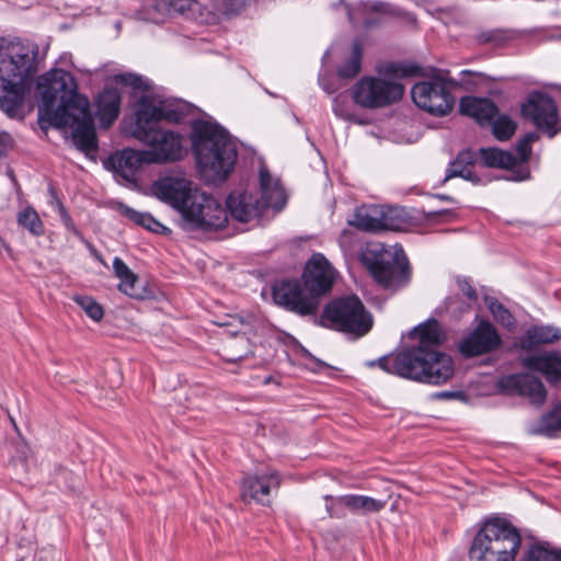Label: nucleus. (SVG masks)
<instances>
[{
    "label": "nucleus",
    "instance_id": "1",
    "mask_svg": "<svg viewBox=\"0 0 561 561\" xmlns=\"http://www.w3.org/2000/svg\"><path fill=\"white\" fill-rule=\"evenodd\" d=\"M43 105L39 113L49 115L56 127L72 128L76 147L89 154L98 150V138L87 96L78 93L73 76L62 69H53L39 80Z\"/></svg>",
    "mask_w": 561,
    "mask_h": 561
},
{
    "label": "nucleus",
    "instance_id": "2",
    "mask_svg": "<svg viewBox=\"0 0 561 561\" xmlns=\"http://www.w3.org/2000/svg\"><path fill=\"white\" fill-rule=\"evenodd\" d=\"M37 51L22 37H0V110L14 117L22 108L25 83L35 72Z\"/></svg>",
    "mask_w": 561,
    "mask_h": 561
},
{
    "label": "nucleus",
    "instance_id": "3",
    "mask_svg": "<svg viewBox=\"0 0 561 561\" xmlns=\"http://www.w3.org/2000/svg\"><path fill=\"white\" fill-rule=\"evenodd\" d=\"M192 129V150L199 175L207 183L225 181L237 160V148L229 134L206 121L195 122Z\"/></svg>",
    "mask_w": 561,
    "mask_h": 561
},
{
    "label": "nucleus",
    "instance_id": "4",
    "mask_svg": "<svg viewBox=\"0 0 561 561\" xmlns=\"http://www.w3.org/2000/svg\"><path fill=\"white\" fill-rule=\"evenodd\" d=\"M376 71L378 76H364L351 88V98L360 108L380 110L400 102L405 91L400 80L421 75L417 65L407 62H386Z\"/></svg>",
    "mask_w": 561,
    "mask_h": 561
},
{
    "label": "nucleus",
    "instance_id": "5",
    "mask_svg": "<svg viewBox=\"0 0 561 561\" xmlns=\"http://www.w3.org/2000/svg\"><path fill=\"white\" fill-rule=\"evenodd\" d=\"M368 366H379L388 374L432 385L445 383L454 375V363L449 355L424 353L422 350H403L371 360Z\"/></svg>",
    "mask_w": 561,
    "mask_h": 561
},
{
    "label": "nucleus",
    "instance_id": "6",
    "mask_svg": "<svg viewBox=\"0 0 561 561\" xmlns=\"http://www.w3.org/2000/svg\"><path fill=\"white\" fill-rule=\"evenodd\" d=\"M520 543V534L510 522L490 518L471 542L469 561H514Z\"/></svg>",
    "mask_w": 561,
    "mask_h": 561
},
{
    "label": "nucleus",
    "instance_id": "7",
    "mask_svg": "<svg viewBox=\"0 0 561 561\" xmlns=\"http://www.w3.org/2000/svg\"><path fill=\"white\" fill-rule=\"evenodd\" d=\"M360 261L375 280L387 289L402 288L411 279V268L402 249L369 243L362 252Z\"/></svg>",
    "mask_w": 561,
    "mask_h": 561
},
{
    "label": "nucleus",
    "instance_id": "8",
    "mask_svg": "<svg viewBox=\"0 0 561 561\" xmlns=\"http://www.w3.org/2000/svg\"><path fill=\"white\" fill-rule=\"evenodd\" d=\"M320 322L327 328L356 337L364 336L373 327L371 314L356 296L342 297L329 302L323 309Z\"/></svg>",
    "mask_w": 561,
    "mask_h": 561
},
{
    "label": "nucleus",
    "instance_id": "9",
    "mask_svg": "<svg viewBox=\"0 0 561 561\" xmlns=\"http://www.w3.org/2000/svg\"><path fill=\"white\" fill-rule=\"evenodd\" d=\"M130 134L149 148V162H175L186 154L184 137L175 131L158 128L154 124H139L135 119Z\"/></svg>",
    "mask_w": 561,
    "mask_h": 561
},
{
    "label": "nucleus",
    "instance_id": "10",
    "mask_svg": "<svg viewBox=\"0 0 561 561\" xmlns=\"http://www.w3.org/2000/svg\"><path fill=\"white\" fill-rule=\"evenodd\" d=\"M183 226L191 230L222 229L228 222L227 209L213 196L197 190L181 213Z\"/></svg>",
    "mask_w": 561,
    "mask_h": 561
},
{
    "label": "nucleus",
    "instance_id": "11",
    "mask_svg": "<svg viewBox=\"0 0 561 561\" xmlns=\"http://www.w3.org/2000/svg\"><path fill=\"white\" fill-rule=\"evenodd\" d=\"M168 7L170 13H178L197 23L211 25L239 14L244 8V2L242 0H205V3H201L197 0H170Z\"/></svg>",
    "mask_w": 561,
    "mask_h": 561
},
{
    "label": "nucleus",
    "instance_id": "12",
    "mask_svg": "<svg viewBox=\"0 0 561 561\" xmlns=\"http://www.w3.org/2000/svg\"><path fill=\"white\" fill-rule=\"evenodd\" d=\"M411 95L417 107L436 116L447 115L455 104L453 94L439 78L415 83L411 89Z\"/></svg>",
    "mask_w": 561,
    "mask_h": 561
},
{
    "label": "nucleus",
    "instance_id": "13",
    "mask_svg": "<svg viewBox=\"0 0 561 561\" xmlns=\"http://www.w3.org/2000/svg\"><path fill=\"white\" fill-rule=\"evenodd\" d=\"M272 296L275 304L299 316L316 314L319 308V300L299 280H284L275 284Z\"/></svg>",
    "mask_w": 561,
    "mask_h": 561
},
{
    "label": "nucleus",
    "instance_id": "14",
    "mask_svg": "<svg viewBox=\"0 0 561 561\" xmlns=\"http://www.w3.org/2000/svg\"><path fill=\"white\" fill-rule=\"evenodd\" d=\"M190 112L188 103L181 100H154L142 96L138 102L135 116L139 124H154L161 121L169 123H180Z\"/></svg>",
    "mask_w": 561,
    "mask_h": 561
},
{
    "label": "nucleus",
    "instance_id": "15",
    "mask_svg": "<svg viewBox=\"0 0 561 561\" xmlns=\"http://www.w3.org/2000/svg\"><path fill=\"white\" fill-rule=\"evenodd\" d=\"M522 114L549 137H553L558 133V108L548 94L539 92L529 94L522 106Z\"/></svg>",
    "mask_w": 561,
    "mask_h": 561
},
{
    "label": "nucleus",
    "instance_id": "16",
    "mask_svg": "<svg viewBox=\"0 0 561 561\" xmlns=\"http://www.w3.org/2000/svg\"><path fill=\"white\" fill-rule=\"evenodd\" d=\"M336 271L322 253H314L306 263L302 283L312 296L319 297L331 290Z\"/></svg>",
    "mask_w": 561,
    "mask_h": 561
},
{
    "label": "nucleus",
    "instance_id": "17",
    "mask_svg": "<svg viewBox=\"0 0 561 561\" xmlns=\"http://www.w3.org/2000/svg\"><path fill=\"white\" fill-rule=\"evenodd\" d=\"M152 192L159 199L168 203L180 214L188 203V198L198 190L193 182L184 176H164L152 184Z\"/></svg>",
    "mask_w": 561,
    "mask_h": 561
},
{
    "label": "nucleus",
    "instance_id": "18",
    "mask_svg": "<svg viewBox=\"0 0 561 561\" xmlns=\"http://www.w3.org/2000/svg\"><path fill=\"white\" fill-rule=\"evenodd\" d=\"M501 337L495 328L488 321H481L477 328L462 339L460 353L466 357L479 356L496 350Z\"/></svg>",
    "mask_w": 561,
    "mask_h": 561
},
{
    "label": "nucleus",
    "instance_id": "19",
    "mask_svg": "<svg viewBox=\"0 0 561 561\" xmlns=\"http://www.w3.org/2000/svg\"><path fill=\"white\" fill-rule=\"evenodd\" d=\"M499 387L507 392L527 397L533 404L541 405L547 399V390L541 380L529 374H514L499 380Z\"/></svg>",
    "mask_w": 561,
    "mask_h": 561
},
{
    "label": "nucleus",
    "instance_id": "20",
    "mask_svg": "<svg viewBox=\"0 0 561 561\" xmlns=\"http://www.w3.org/2000/svg\"><path fill=\"white\" fill-rule=\"evenodd\" d=\"M280 479L276 471L268 470L261 476H248L241 484V499L245 503L255 502L265 505L270 502V494L277 489Z\"/></svg>",
    "mask_w": 561,
    "mask_h": 561
},
{
    "label": "nucleus",
    "instance_id": "21",
    "mask_svg": "<svg viewBox=\"0 0 561 561\" xmlns=\"http://www.w3.org/2000/svg\"><path fill=\"white\" fill-rule=\"evenodd\" d=\"M227 207L231 216L240 222H249L259 218L264 208L259 192L234 191L227 198Z\"/></svg>",
    "mask_w": 561,
    "mask_h": 561
},
{
    "label": "nucleus",
    "instance_id": "22",
    "mask_svg": "<svg viewBox=\"0 0 561 561\" xmlns=\"http://www.w3.org/2000/svg\"><path fill=\"white\" fill-rule=\"evenodd\" d=\"M396 13V10L383 1H366L347 9L350 22L354 26L371 27L386 18Z\"/></svg>",
    "mask_w": 561,
    "mask_h": 561
},
{
    "label": "nucleus",
    "instance_id": "23",
    "mask_svg": "<svg viewBox=\"0 0 561 561\" xmlns=\"http://www.w3.org/2000/svg\"><path fill=\"white\" fill-rule=\"evenodd\" d=\"M353 225L368 232L398 230L400 226L393 221V210L383 211L377 206H364L356 210Z\"/></svg>",
    "mask_w": 561,
    "mask_h": 561
},
{
    "label": "nucleus",
    "instance_id": "24",
    "mask_svg": "<svg viewBox=\"0 0 561 561\" xmlns=\"http://www.w3.org/2000/svg\"><path fill=\"white\" fill-rule=\"evenodd\" d=\"M522 365L542 374L550 383L561 381V354L559 352L551 351L526 356L522 359Z\"/></svg>",
    "mask_w": 561,
    "mask_h": 561
},
{
    "label": "nucleus",
    "instance_id": "25",
    "mask_svg": "<svg viewBox=\"0 0 561 561\" xmlns=\"http://www.w3.org/2000/svg\"><path fill=\"white\" fill-rule=\"evenodd\" d=\"M260 187L259 196L265 209L273 208L279 210L285 206L287 195L279 179L274 178L264 168L260 170Z\"/></svg>",
    "mask_w": 561,
    "mask_h": 561
},
{
    "label": "nucleus",
    "instance_id": "26",
    "mask_svg": "<svg viewBox=\"0 0 561 561\" xmlns=\"http://www.w3.org/2000/svg\"><path fill=\"white\" fill-rule=\"evenodd\" d=\"M364 46L360 39L356 38L352 44L342 47L341 60L336 66V75L341 79H354L362 71Z\"/></svg>",
    "mask_w": 561,
    "mask_h": 561
},
{
    "label": "nucleus",
    "instance_id": "27",
    "mask_svg": "<svg viewBox=\"0 0 561 561\" xmlns=\"http://www.w3.org/2000/svg\"><path fill=\"white\" fill-rule=\"evenodd\" d=\"M122 94L116 88H105L96 99V116L104 128H108L121 113Z\"/></svg>",
    "mask_w": 561,
    "mask_h": 561
},
{
    "label": "nucleus",
    "instance_id": "28",
    "mask_svg": "<svg viewBox=\"0 0 561 561\" xmlns=\"http://www.w3.org/2000/svg\"><path fill=\"white\" fill-rule=\"evenodd\" d=\"M459 110L480 125L490 124L499 114L496 105L485 98L465 96L460 100Z\"/></svg>",
    "mask_w": 561,
    "mask_h": 561
},
{
    "label": "nucleus",
    "instance_id": "29",
    "mask_svg": "<svg viewBox=\"0 0 561 561\" xmlns=\"http://www.w3.org/2000/svg\"><path fill=\"white\" fill-rule=\"evenodd\" d=\"M147 153V150L124 149L113 154L111 162L117 173L129 180L135 176L144 163H150Z\"/></svg>",
    "mask_w": 561,
    "mask_h": 561
},
{
    "label": "nucleus",
    "instance_id": "30",
    "mask_svg": "<svg viewBox=\"0 0 561 561\" xmlns=\"http://www.w3.org/2000/svg\"><path fill=\"white\" fill-rule=\"evenodd\" d=\"M113 270L115 276L119 278V291L134 299H142L145 297V289L140 285L138 275L121 257H114Z\"/></svg>",
    "mask_w": 561,
    "mask_h": 561
},
{
    "label": "nucleus",
    "instance_id": "31",
    "mask_svg": "<svg viewBox=\"0 0 561 561\" xmlns=\"http://www.w3.org/2000/svg\"><path fill=\"white\" fill-rule=\"evenodd\" d=\"M561 339V330L552 325H534L519 339L518 346L529 351L541 344H550Z\"/></svg>",
    "mask_w": 561,
    "mask_h": 561
},
{
    "label": "nucleus",
    "instance_id": "32",
    "mask_svg": "<svg viewBox=\"0 0 561 561\" xmlns=\"http://www.w3.org/2000/svg\"><path fill=\"white\" fill-rule=\"evenodd\" d=\"M411 336L419 339V346L410 350H422L424 353H436L433 348L444 341V334L436 320H430L416 327L411 332Z\"/></svg>",
    "mask_w": 561,
    "mask_h": 561
},
{
    "label": "nucleus",
    "instance_id": "33",
    "mask_svg": "<svg viewBox=\"0 0 561 561\" xmlns=\"http://www.w3.org/2000/svg\"><path fill=\"white\" fill-rule=\"evenodd\" d=\"M340 502L354 514L367 515L385 508L386 502L362 494L341 495Z\"/></svg>",
    "mask_w": 561,
    "mask_h": 561
},
{
    "label": "nucleus",
    "instance_id": "34",
    "mask_svg": "<svg viewBox=\"0 0 561 561\" xmlns=\"http://www.w3.org/2000/svg\"><path fill=\"white\" fill-rule=\"evenodd\" d=\"M480 156L484 165L490 168L513 170L517 167L516 157L512 152L499 148H481Z\"/></svg>",
    "mask_w": 561,
    "mask_h": 561
},
{
    "label": "nucleus",
    "instance_id": "35",
    "mask_svg": "<svg viewBox=\"0 0 561 561\" xmlns=\"http://www.w3.org/2000/svg\"><path fill=\"white\" fill-rule=\"evenodd\" d=\"M16 221L20 228L26 230L33 237H41L45 233L43 220L31 206L24 207L16 214Z\"/></svg>",
    "mask_w": 561,
    "mask_h": 561
},
{
    "label": "nucleus",
    "instance_id": "36",
    "mask_svg": "<svg viewBox=\"0 0 561 561\" xmlns=\"http://www.w3.org/2000/svg\"><path fill=\"white\" fill-rule=\"evenodd\" d=\"M455 176L477 183L479 180L473 173V163L468 152H462L449 164L445 181Z\"/></svg>",
    "mask_w": 561,
    "mask_h": 561
},
{
    "label": "nucleus",
    "instance_id": "37",
    "mask_svg": "<svg viewBox=\"0 0 561 561\" xmlns=\"http://www.w3.org/2000/svg\"><path fill=\"white\" fill-rule=\"evenodd\" d=\"M535 139V134H528L516 144L517 154L515 157L517 159L518 170L514 172V176L512 178L514 181H524L529 178V170L526 167H524V163L528 160L530 156V144Z\"/></svg>",
    "mask_w": 561,
    "mask_h": 561
},
{
    "label": "nucleus",
    "instance_id": "38",
    "mask_svg": "<svg viewBox=\"0 0 561 561\" xmlns=\"http://www.w3.org/2000/svg\"><path fill=\"white\" fill-rule=\"evenodd\" d=\"M249 354H252L249 339L245 335H238L225 346L224 359L236 363L247 357Z\"/></svg>",
    "mask_w": 561,
    "mask_h": 561
},
{
    "label": "nucleus",
    "instance_id": "39",
    "mask_svg": "<svg viewBox=\"0 0 561 561\" xmlns=\"http://www.w3.org/2000/svg\"><path fill=\"white\" fill-rule=\"evenodd\" d=\"M522 561H561V549L553 548L549 543L531 546Z\"/></svg>",
    "mask_w": 561,
    "mask_h": 561
},
{
    "label": "nucleus",
    "instance_id": "40",
    "mask_svg": "<svg viewBox=\"0 0 561 561\" xmlns=\"http://www.w3.org/2000/svg\"><path fill=\"white\" fill-rule=\"evenodd\" d=\"M123 214L135 224L152 232H161L167 228L148 213L137 211L130 207H124Z\"/></svg>",
    "mask_w": 561,
    "mask_h": 561
},
{
    "label": "nucleus",
    "instance_id": "41",
    "mask_svg": "<svg viewBox=\"0 0 561 561\" xmlns=\"http://www.w3.org/2000/svg\"><path fill=\"white\" fill-rule=\"evenodd\" d=\"M490 125L494 137L500 141L510 139L516 129V124L507 115H496Z\"/></svg>",
    "mask_w": 561,
    "mask_h": 561
},
{
    "label": "nucleus",
    "instance_id": "42",
    "mask_svg": "<svg viewBox=\"0 0 561 561\" xmlns=\"http://www.w3.org/2000/svg\"><path fill=\"white\" fill-rule=\"evenodd\" d=\"M72 300L85 312V314L95 322L103 319L104 310L102 306L91 296L75 295Z\"/></svg>",
    "mask_w": 561,
    "mask_h": 561
},
{
    "label": "nucleus",
    "instance_id": "43",
    "mask_svg": "<svg viewBox=\"0 0 561 561\" xmlns=\"http://www.w3.org/2000/svg\"><path fill=\"white\" fill-rule=\"evenodd\" d=\"M561 430V402L553 410L542 417L538 432L551 436L554 432Z\"/></svg>",
    "mask_w": 561,
    "mask_h": 561
},
{
    "label": "nucleus",
    "instance_id": "44",
    "mask_svg": "<svg viewBox=\"0 0 561 561\" xmlns=\"http://www.w3.org/2000/svg\"><path fill=\"white\" fill-rule=\"evenodd\" d=\"M561 430V402L553 410L542 417L538 432L551 436L554 432Z\"/></svg>",
    "mask_w": 561,
    "mask_h": 561
},
{
    "label": "nucleus",
    "instance_id": "45",
    "mask_svg": "<svg viewBox=\"0 0 561 561\" xmlns=\"http://www.w3.org/2000/svg\"><path fill=\"white\" fill-rule=\"evenodd\" d=\"M561 430V402L553 410L542 417L538 432L551 436L554 432Z\"/></svg>",
    "mask_w": 561,
    "mask_h": 561
},
{
    "label": "nucleus",
    "instance_id": "46",
    "mask_svg": "<svg viewBox=\"0 0 561 561\" xmlns=\"http://www.w3.org/2000/svg\"><path fill=\"white\" fill-rule=\"evenodd\" d=\"M489 308L494 319L502 325L508 329L515 327L514 317L502 304L497 301H491Z\"/></svg>",
    "mask_w": 561,
    "mask_h": 561
},
{
    "label": "nucleus",
    "instance_id": "47",
    "mask_svg": "<svg viewBox=\"0 0 561 561\" xmlns=\"http://www.w3.org/2000/svg\"><path fill=\"white\" fill-rule=\"evenodd\" d=\"M341 496L325 495V510L331 518H343L345 516L344 504L340 502Z\"/></svg>",
    "mask_w": 561,
    "mask_h": 561
},
{
    "label": "nucleus",
    "instance_id": "48",
    "mask_svg": "<svg viewBox=\"0 0 561 561\" xmlns=\"http://www.w3.org/2000/svg\"><path fill=\"white\" fill-rule=\"evenodd\" d=\"M116 81L129 85L136 90H147L148 84L145 82L142 77L134 73H124L115 77Z\"/></svg>",
    "mask_w": 561,
    "mask_h": 561
},
{
    "label": "nucleus",
    "instance_id": "49",
    "mask_svg": "<svg viewBox=\"0 0 561 561\" xmlns=\"http://www.w3.org/2000/svg\"><path fill=\"white\" fill-rule=\"evenodd\" d=\"M457 285L459 290L470 300L476 301L478 298V295L473 287L471 286L470 282L466 277H457Z\"/></svg>",
    "mask_w": 561,
    "mask_h": 561
},
{
    "label": "nucleus",
    "instance_id": "50",
    "mask_svg": "<svg viewBox=\"0 0 561 561\" xmlns=\"http://www.w3.org/2000/svg\"><path fill=\"white\" fill-rule=\"evenodd\" d=\"M10 144V136L8 134L0 135V156L5 152L7 147Z\"/></svg>",
    "mask_w": 561,
    "mask_h": 561
},
{
    "label": "nucleus",
    "instance_id": "51",
    "mask_svg": "<svg viewBox=\"0 0 561 561\" xmlns=\"http://www.w3.org/2000/svg\"><path fill=\"white\" fill-rule=\"evenodd\" d=\"M350 237H351V236H350V233H348V232H346V231H344V232L342 233V236H341V238H340V245H341L342 248H344V245H345L346 241L350 239Z\"/></svg>",
    "mask_w": 561,
    "mask_h": 561
},
{
    "label": "nucleus",
    "instance_id": "52",
    "mask_svg": "<svg viewBox=\"0 0 561 561\" xmlns=\"http://www.w3.org/2000/svg\"><path fill=\"white\" fill-rule=\"evenodd\" d=\"M455 396H456V393L448 392V391H443V392H439L436 394L437 398H446V399L454 398Z\"/></svg>",
    "mask_w": 561,
    "mask_h": 561
},
{
    "label": "nucleus",
    "instance_id": "53",
    "mask_svg": "<svg viewBox=\"0 0 561 561\" xmlns=\"http://www.w3.org/2000/svg\"><path fill=\"white\" fill-rule=\"evenodd\" d=\"M64 217H65V224H66L67 228H68V229H75V228H73V224H72V221L70 220V218L68 217V215H67V214H65V216H64Z\"/></svg>",
    "mask_w": 561,
    "mask_h": 561
},
{
    "label": "nucleus",
    "instance_id": "54",
    "mask_svg": "<svg viewBox=\"0 0 561 561\" xmlns=\"http://www.w3.org/2000/svg\"><path fill=\"white\" fill-rule=\"evenodd\" d=\"M322 88L324 91H327L328 93H333L335 92V88H332L330 87V84H322Z\"/></svg>",
    "mask_w": 561,
    "mask_h": 561
},
{
    "label": "nucleus",
    "instance_id": "55",
    "mask_svg": "<svg viewBox=\"0 0 561 561\" xmlns=\"http://www.w3.org/2000/svg\"><path fill=\"white\" fill-rule=\"evenodd\" d=\"M115 31H116V32H122V31H123V30H122V26H121V22H116V23H115Z\"/></svg>",
    "mask_w": 561,
    "mask_h": 561
},
{
    "label": "nucleus",
    "instance_id": "56",
    "mask_svg": "<svg viewBox=\"0 0 561 561\" xmlns=\"http://www.w3.org/2000/svg\"><path fill=\"white\" fill-rule=\"evenodd\" d=\"M482 38H483L482 43H489V42H491V39L493 37L486 36V37H482Z\"/></svg>",
    "mask_w": 561,
    "mask_h": 561
},
{
    "label": "nucleus",
    "instance_id": "57",
    "mask_svg": "<svg viewBox=\"0 0 561 561\" xmlns=\"http://www.w3.org/2000/svg\"><path fill=\"white\" fill-rule=\"evenodd\" d=\"M4 245L3 239L0 237V249Z\"/></svg>",
    "mask_w": 561,
    "mask_h": 561
}]
</instances>
